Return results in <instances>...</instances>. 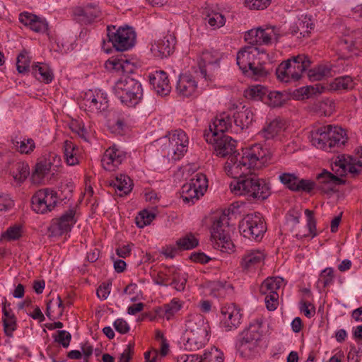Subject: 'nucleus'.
I'll use <instances>...</instances> for the list:
<instances>
[{
    "label": "nucleus",
    "instance_id": "nucleus-1",
    "mask_svg": "<svg viewBox=\"0 0 362 362\" xmlns=\"http://www.w3.org/2000/svg\"><path fill=\"white\" fill-rule=\"evenodd\" d=\"M226 173L234 180L230 189L235 195H247L258 199H266L271 194L268 182L256 177H247L252 173L241 153L230 156L224 165Z\"/></svg>",
    "mask_w": 362,
    "mask_h": 362
},
{
    "label": "nucleus",
    "instance_id": "nucleus-2",
    "mask_svg": "<svg viewBox=\"0 0 362 362\" xmlns=\"http://www.w3.org/2000/svg\"><path fill=\"white\" fill-rule=\"evenodd\" d=\"M236 60L243 73L255 80H259L269 74L265 65L271 59L264 49L255 46L245 47L238 52Z\"/></svg>",
    "mask_w": 362,
    "mask_h": 362
},
{
    "label": "nucleus",
    "instance_id": "nucleus-3",
    "mask_svg": "<svg viewBox=\"0 0 362 362\" xmlns=\"http://www.w3.org/2000/svg\"><path fill=\"white\" fill-rule=\"evenodd\" d=\"M211 336L209 323L200 314L189 315L186 320L185 329L181 337L185 349L197 351L209 342Z\"/></svg>",
    "mask_w": 362,
    "mask_h": 362
},
{
    "label": "nucleus",
    "instance_id": "nucleus-4",
    "mask_svg": "<svg viewBox=\"0 0 362 362\" xmlns=\"http://www.w3.org/2000/svg\"><path fill=\"white\" fill-rule=\"evenodd\" d=\"M308 139L313 146L325 152H334L348 141L345 129L331 124L313 128Z\"/></svg>",
    "mask_w": 362,
    "mask_h": 362
},
{
    "label": "nucleus",
    "instance_id": "nucleus-5",
    "mask_svg": "<svg viewBox=\"0 0 362 362\" xmlns=\"http://www.w3.org/2000/svg\"><path fill=\"white\" fill-rule=\"evenodd\" d=\"M155 146H160L163 156L169 160H177L187 151L189 137L182 129L171 131L168 134L154 141Z\"/></svg>",
    "mask_w": 362,
    "mask_h": 362
},
{
    "label": "nucleus",
    "instance_id": "nucleus-6",
    "mask_svg": "<svg viewBox=\"0 0 362 362\" xmlns=\"http://www.w3.org/2000/svg\"><path fill=\"white\" fill-rule=\"evenodd\" d=\"M112 90L120 102L127 107H135L143 98L141 83L129 76H122L117 79Z\"/></svg>",
    "mask_w": 362,
    "mask_h": 362
},
{
    "label": "nucleus",
    "instance_id": "nucleus-7",
    "mask_svg": "<svg viewBox=\"0 0 362 362\" xmlns=\"http://www.w3.org/2000/svg\"><path fill=\"white\" fill-rule=\"evenodd\" d=\"M310 60L305 54H298L281 62L276 69L277 78L281 82L289 83L299 80L310 65Z\"/></svg>",
    "mask_w": 362,
    "mask_h": 362
},
{
    "label": "nucleus",
    "instance_id": "nucleus-8",
    "mask_svg": "<svg viewBox=\"0 0 362 362\" xmlns=\"http://www.w3.org/2000/svg\"><path fill=\"white\" fill-rule=\"evenodd\" d=\"M79 106L89 114L99 115L109 107V100L105 91L100 88L88 89L81 93Z\"/></svg>",
    "mask_w": 362,
    "mask_h": 362
},
{
    "label": "nucleus",
    "instance_id": "nucleus-9",
    "mask_svg": "<svg viewBox=\"0 0 362 362\" xmlns=\"http://www.w3.org/2000/svg\"><path fill=\"white\" fill-rule=\"evenodd\" d=\"M204 78L197 72L181 74L175 86L177 96L181 99L198 97L202 91V81Z\"/></svg>",
    "mask_w": 362,
    "mask_h": 362
},
{
    "label": "nucleus",
    "instance_id": "nucleus-10",
    "mask_svg": "<svg viewBox=\"0 0 362 362\" xmlns=\"http://www.w3.org/2000/svg\"><path fill=\"white\" fill-rule=\"evenodd\" d=\"M107 37L113 47L120 52L132 49L136 44V34L129 26H107Z\"/></svg>",
    "mask_w": 362,
    "mask_h": 362
},
{
    "label": "nucleus",
    "instance_id": "nucleus-11",
    "mask_svg": "<svg viewBox=\"0 0 362 362\" xmlns=\"http://www.w3.org/2000/svg\"><path fill=\"white\" fill-rule=\"evenodd\" d=\"M239 230L243 237L259 242L263 238L267 230L266 223L261 214H250L240 222Z\"/></svg>",
    "mask_w": 362,
    "mask_h": 362
},
{
    "label": "nucleus",
    "instance_id": "nucleus-12",
    "mask_svg": "<svg viewBox=\"0 0 362 362\" xmlns=\"http://www.w3.org/2000/svg\"><path fill=\"white\" fill-rule=\"evenodd\" d=\"M241 153L252 171L268 165L272 158L269 148L262 144H255L242 148Z\"/></svg>",
    "mask_w": 362,
    "mask_h": 362
},
{
    "label": "nucleus",
    "instance_id": "nucleus-13",
    "mask_svg": "<svg viewBox=\"0 0 362 362\" xmlns=\"http://www.w3.org/2000/svg\"><path fill=\"white\" fill-rule=\"evenodd\" d=\"M267 257V252L264 248L254 247L246 250L240 258V268L245 274H255L262 269Z\"/></svg>",
    "mask_w": 362,
    "mask_h": 362
},
{
    "label": "nucleus",
    "instance_id": "nucleus-14",
    "mask_svg": "<svg viewBox=\"0 0 362 362\" xmlns=\"http://www.w3.org/2000/svg\"><path fill=\"white\" fill-rule=\"evenodd\" d=\"M287 128L286 120L277 117L266 122L257 135L264 140L284 142L289 136Z\"/></svg>",
    "mask_w": 362,
    "mask_h": 362
},
{
    "label": "nucleus",
    "instance_id": "nucleus-15",
    "mask_svg": "<svg viewBox=\"0 0 362 362\" xmlns=\"http://www.w3.org/2000/svg\"><path fill=\"white\" fill-rule=\"evenodd\" d=\"M57 202V193L49 188L37 190L31 198V206L37 214L52 211Z\"/></svg>",
    "mask_w": 362,
    "mask_h": 362
},
{
    "label": "nucleus",
    "instance_id": "nucleus-16",
    "mask_svg": "<svg viewBox=\"0 0 362 362\" xmlns=\"http://www.w3.org/2000/svg\"><path fill=\"white\" fill-rule=\"evenodd\" d=\"M225 228L221 219L214 221L211 228V240L214 248L223 252H231L234 245Z\"/></svg>",
    "mask_w": 362,
    "mask_h": 362
},
{
    "label": "nucleus",
    "instance_id": "nucleus-17",
    "mask_svg": "<svg viewBox=\"0 0 362 362\" xmlns=\"http://www.w3.org/2000/svg\"><path fill=\"white\" fill-rule=\"evenodd\" d=\"M138 66L139 63L136 59L123 54L112 56L105 63L107 71L117 74H132Z\"/></svg>",
    "mask_w": 362,
    "mask_h": 362
},
{
    "label": "nucleus",
    "instance_id": "nucleus-18",
    "mask_svg": "<svg viewBox=\"0 0 362 362\" xmlns=\"http://www.w3.org/2000/svg\"><path fill=\"white\" fill-rule=\"evenodd\" d=\"M280 35L279 30L276 27H267L265 29L257 28L247 31L244 38L251 45H268L276 41Z\"/></svg>",
    "mask_w": 362,
    "mask_h": 362
},
{
    "label": "nucleus",
    "instance_id": "nucleus-19",
    "mask_svg": "<svg viewBox=\"0 0 362 362\" xmlns=\"http://www.w3.org/2000/svg\"><path fill=\"white\" fill-rule=\"evenodd\" d=\"M205 140L214 146L216 155L224 157L232 153L236 147V141L224 134L216 135L215 133L205 132Z\"/></svg>",
    "mask_w": 362,
    "mask_h": 362
},
{
    "label": "nucleus",
    "instance_id": "nucleus-20",
    "mask_svg": "<svg viewBox=\"0 0 362 362\" xmlns=\"http://www.w3.org/2000/svg\"><path fill=\"white\" fill-rule=\"evenodd\" d=\"M240 310L233 303L226 304L221 308L220 325L226 330L237 328L241 322Z\"/></svg>",
    "mask_w": 362,
    "mask_h": 362
},
{
    "label": "nucleus",
    "instance_id": "nucleus-21",
    "mask_svg": "<svg viewBox=\"0 0 362 362\" xmlns=\"http://www.w3.org/2000/svg\"><path fill=\"white\" fill-rule=\"evenodd\" d=\"M315 28L311 16L301 14L297 16L288 28V33L299 38L308 37Z\"/></svg>",
    "mask_w": 362,
    "mask_h": 362
},
{
    "label": "nucleus",
    "instance_id": "nucleus-22",
    "mask_svg": "<svg viewBox=\"0 0 362 362\" xmlns=\"http://www.w3.org/2000/svg\"><path fill=\"white\" fill-rule=\"evenodd\" d=\"M126 152L116 145L105 150L102 160V165L105 170L114 171L126 159Z\"/></svg>",
    "mask_w": 362,
    "mask_h": 362
},
{
    "label": "nucleus",
    "instance_id": "nucleus-23",
    "mask_svg": "<svg viewBox=\"0 0 362 362\" xmlns=\"http://www.w3.org/2000/svg\"><path fill=\"white\" fill-rule=\"evenodd\" d=\"M149 83L160 96L168 95L171 91V86L166 72L162 70H156L148 74Z\"/></svg>",
    "mask_w": 362,
    "mask_h": 362
},
{
    "label": "nucleus",
    "instance_id": "nucleus-24",
    "mask_svg": "<svg viewBox=\"0 0 362 362\" xmlns=\"http://www.w3.org/2000/svg\"><path fill=\"white\" fill-rule=\"evenodd\" d=\"M332 170L337 177L345 175L347 173H358L360 171L356 165V159L346 154L339 155L335 158L332 163Z\"/></svg>",
    "mask_w": 362,
    "mask_h": 362
},
{
    "label": "nucleus",
    "instance_id": "nucleus-25",
    "mask_svg": "<svg viewBox=\"0 0 362 362\" xmlns=\"http://www.w3.org/2000/svg\"><path fill=\"white\" fill-rule=\"evenodd\" d=\"M175 45V37L171 35H168L163 38L156 40L151 45V51L156 57H168L173 53Z\"/></svg>",
    "mask_w": 362,
    "mask_h": 362
},
{
    "label": "nucleus",
    "instance_id": "nucleus-26",
    "mask_svg": "<svg viewBox=\"0 0 362 362\" xmlns=\"http://www.w3.org/2000/svg\"><path fill=\"white\" fill-rule=\"evenodd\" d=\"M262 336V325L258 322L250 324L248 327L241 334L240 344L242 346L248 345L250 349L257 346Z\"/></svg>",
    "mask_w": 362,
    "mask_h": 362
},
{
    "label": "nucleus",
    "instance_id": "nucleus-27",
    "mask_svg": "<svg viewBox=\"0 0 362 362\" xmlns=\"http://www.w3.org/2000/svg\"><path fill=\"white\" fill-rule=\"evenodd\" d=\"M281 183L293 191H311L314 185L308 180H299L295 175L291 173H283L279 175Z\"/></svg>",
    "mask_w": 362,
    "mask_h": 362
},
{
    "label": "nucleus",
    "instance_id": "nucleus-28",
    "mask_svg": "<svg viewBox=\"0 0 362 362\" xmlns=\"http://www.w3.org/2000/svg\"><path fill=\"white\" fill-rule=\"evenodd\" d=\"M100 14L98 6L88 4L84 7H77L73 11V19L81 24L93 22Z\"/></svg>",
    "mask_w": 362,
    "mask_h": 362
},
{
    "label": "nucleus",
    "instance_id": "nucleus-29",
    "mask_svg": "<svg viewBox=\"0 0 362 362\" xmlns=\"http://www.w3.org/2000/svg\"><path fill=\"white\" fill-rule=\"evenodd\" d=\"M220 56L218 52L214 50L205 51L202 53L199 58V66L200 69V74L203 77L206 76L208 69H214L218 66Z\"/></svg>",
    "mask_w": 362,
    "mask_h": 362
},
{
    "label": "nucleus",
    "instance_id": "nucleus-30",
    "mask_svg": "<svg viewBox=\"0 0 362 362\" xmlns=\"http://www.w3.org/2000/svg\"><path fill=\"white\" fill-rule=\"evenodd\" d=\"M235 124L240 129L247 128L254 121V113L245 105L237 106L233 115Z\"/></svg>",
    "mask_w": 362,
    "mask_h": 362
},
{
    "label": "nucleus",
    "instance_id": "nucleus-31",
    "mask_svg": "<svg viewBox=\"0 0 362 362\" xmlns=\"http://www.w3.org/2000/svg\"><path fill=\"white\" fill-rule=\"evenodd\" d=\"M231 118L226 113L217 116L209 125V130L206 132L215 133L216 135H221L228 131L231 127Z\"/></svg>",
    "mask_w": 362,
    "mask_h": 362
},
{
    "label": "nucleus",
    "instance_id": "nucleus-32",
    "mask_svg": "<svg viewBox=\"0 0 362 362\" xmlns=\"http://www.w3.org/2000/svg\"><path fill=\"white\" fill-rule=\"evenodd\" d=\"M339 181L340 180L337 175L327 171H323L317 176L319 187L325 193L334 191Z\"/></svg>",
    "mask_w": 362,
    "mask_h": 362
},
{
    "label": "nucleus",
    "instance_id": "nucleus-33",
    "mask_svg": "<svg viewBox=\"0 0 362 362\" xmlns=\"http://www.w3.org/2000/svg\"><path fill=\"white\" fill-rule=\"evenodd\" d=\"M49 231L52 236H61L68 232V211H66L59 218L52 220Z\"/></svg>",
    "mask_w": 362,
    "mask_h": 362
},
{
    "label": "nucleus",
    "instance_id": "nucleus-34",
    "mask_svg": "<svg viewBox=\"0 0 362 362\" xmlns=\"http://www.w3.org/2000/svg\"><path fill=\"white\" fill-rule=\"evenodd\" d=\"M356 85V82L351 76H343L332 81L328 88L334 91H348L352 90Z\"/></svg>",
    "mask_w": 362,
    "mask_h": 362
},
{
    "label": "nucleus",
    "instance_id": "nucleus-35",
    "mask_svg": "<svg viewBox=\"0 0 362 362\" xmlns=\"http://www.w3.org/2000/svg\"><path fill=\"white\" fill-rule=\"evenodd\" d=\"M175 271L176 267L174 266H165L160 270L153 272L151 274L153 283L159 286H168L170 284V281L172 280L173 274Z\"/></svg>",
    "mask_w": 362,
    "mask_h": 362
},
{
    "label": "nucleus",
    "instance_id": "nucleus-36",
    "mask_svg": "<svg viewBox=\"0 0 362 362\" xmlns=\"http://www.w3.org/2000/svg\"><path fill=\"white\" fill-rule=\"evenodd\" d=\"M286 285L284 279L280 276L267 278L261 284L259 291L262 294H272V292H277Z\"/></svg>",
    "mask_w": 362,
    "mask_h": 362
},
{
    "label": "nucleus",
    "instance_id": "nucleus-37",
    "mask_svg": "<svg viewBox=\"0 0 362 362\" xmlns=\"http://www.w3.org/2000/svg\"><path fill=\"white\" fill-rule=\"evenodd\" d=\"M325 89H327V88L320 84L303 86L293 90L292 97L298 100H304L309 98L317 93H322Z\"/></svg>",
    "mask_w": 362,
    "mask_h": 362
},
{
    "label": "nucleus",
    "instance_id": "nucleus-38",
    "mask_svg": "<svg viewBox=\"0 0 362 362\" xmlns=\"http://www.w3.org/2000/svg\"><path fill=\"white\" fill-rule=\"evenodd\" d=\"M69 129L85 141H89L93 136V132L85 127L81 119H74L69 121Z\"/></svg>",
    "mask_w": 362,
    "mask_h": 362
},
{
    "label": "nucleus",
    "instance_id": "nucleus-39",
    "mask_svg": "<svg viewBox=\"0 0 362 362\" xmlns=\"http://www.w3.org/2000/svg\"><path fill=\"white\" fill-rule=\"evenodd\" d=\"M183 301L178 298H173L168 303L163 305V308H158L156 311L159 313L161 310L164 313V317L170 320L182 308Z\"/></svg>",
    "mask_w": 362,
    "mask_h": 362
},
{
    "label": "nucleus",
    "instance_id": "nucleus-40",
    "mask_svg": "<svg viewBox=\"0 0 362 362\" xmlns=\"http://www.w3.org/2000/svg\"><path fill=\"white\" fill-rule=\"evenodd\" d=\"M339 49L344 58H349L354 55H358L359 53V50L350 36H344L339 40Z\"/></svg>",
    "mask_w": 362,
    "mask_h": 362
},
{
    "label": "nucleus",
    "instance_id": "nucleus-41",
    "mask_svg": "<svg viewBox=\"0 0 362 362\" xmlns=\"http://www.w3.org/2000/svg\"><path fill=\"white\" fill-rule=\"evenodd\" d=\"M289 98L288 94L286 92L273 90L267 92L264 102L270 107H277L284 105Z\"/></svg>",
    "mask_w": 362,
    "mask_h": 362
},
{
    "label": "nucleus",
    "instance_id": "nucleus-42",
    "mask_svg": "<svg viewBox=\"0 0 362 362\" xmlns=\"http://www.w3.org/2000/svg\"><path fill=\"white\" fill-rule=\"evenodd\" d=\"M32 74L39 81L45 83H50L53 79V74L47 64L37 63L32 66Z\"/></svg>",
    "mask_w": 362,
    "mask_h": 362
},
{
    "label": "nucleus",
    "instance_id": "nucleus-43",
    "mask_svg": "<svg viewBox=\"0 0 362 362\" xmlns=\"http://www.w3.org/2000/svg\"><path fill=\"white\" fill-rule=\"evenodd\" d=\"M64 305L63 301L59 296H57L56 299H51L47 303L46 315L50 319L52 320L59 317L62 315Z\"/></svg>",
    "mask_w": 362,
    "mask_h": 362
},
{
    "label": "nucleus",
    "instance_id": "nucleus-44",
    "mask_svg": "<svg viewBox=\"0 0 362 362\" xmlns=\"http://www.w3.org/2000/svg\"><path fill=\"white\" fill-rule=\"evenodd\" d=\"M114 187L119 196H123L131 192L132 182L129 177L120 175L117 177L114 182Z\"/></svg>",
    "mask_w": 362,
    "mask_h": 362
},
{
    "label": "nucleus",
    "instance_id": "nucleus-45",
    "mask_svg": "<svg viewBox=\"0 0 362 362\" xmlns=\"http://www.w3.org/2000/svg\"><path fill=\"white\" fill-rule=\"evenodd\" d=\"M267 93V88L259 84L249 86L244 91V96L250 100H264V98Z\"/></svg>",
    "mask_w": 362,
    "mask_h": 362
},
{
    "label": "nucleus",
    "instance_id": "nucleus-46",
    "mask_svg": "<svg viewBox=\"0 0 362 362\" xmlns=\"http://www.w3.org/2000/svg\"><path fill=\"white\" fill-rule=\"evenodd\" d=\"M11 174L17 182H23L30 174L28 163L23 162L16 163L13 165V169L11 171Z\"/></svg>",
    "mask_w": 362,
    "mask_h": 362
},
{
    "label": "nucleus",
    "instance_id": "nucleus-47",
    "mask_svg": "<svg viewBox=\"0 0 362 362\" xmlns=\"http://www.w3.org/2000/svg\"><path fill=\"white\" fill-rule=\"evenodd\" d=\"M52 169V168L50 165V159H47L45 156L37 163L35 169L33 173L32 177L34 180L36 179H42L47 175Z\"/></svg>",
    "mask_w": 362,
    "mask_h": 362
},
{
    "label": "nucleus",
    "instance_id": "nucleus-48",
    "mask_svg": "<svg viewBox=\"0 0 362 362\" xmlns=\"http://www.w3.org/2000/svg\"><path fill=\"white\" fill-rule=\"evenodd\" d=\"M204 195L196 188L192 187L188 183L182 187V198L185 203H194Z\"/></svg>",
    "mask_w": 362,
    "mask_h": 362
},
{
    "label": "nucleus",
    "instance_id": "nucleus-49",
    "mask_svg": "<svg viewBox=\"0 0 362 362\" xmlns=\"http://www.w3.org/2000/svg\"><path fill=\"white\" fill-rule=\"evenodd\" d=\"M201 361L202 362H223L224 354L221 349L212 346L204 351Z\"/></svg>",
    "mask_w": 362,
    "mask_h": 362
},
{
    "label": "nucleus",
    "instance_id": "nucleus-50",
    "mask_svg": "<svg viewBox=\"0 0 362 362\" xmlns=\"http://www.w3.org/2000/svg\"><path fill=\"white\" fill-rule=\"evenodd\" d=\"M187 183L204 194L208 188L206 176L202 173H197Z\"/></svg>",
    "mask_w": 362,
    "mask_h": 362
},
{
    "label": "nucleus",
    "instance_id": "nucleus-51",
    "mask_svg": "<svg viewBox=\"0 0 362 362\" xmlns=\"http://www.w3.org/2000/svg\"><path fill=\"white\" fill-rule=\"evenodd\" d=\"M12 144L21 153L28 154L33 151L35 144L32 139H23L22 141L12 140Z\"/></svg>",
    "mask_w": 362,
    "mask_h": 362
},
{
    "label": "nucleus",
    "instance_id": "nucleus-52",
    "mask_svg": "<svg viewBox=\"0 0 362 362\" xmlns=\"http://www.w3.org/2000/svg\"><path fill=\"white\" fill-rule=\"evenodd\" d=\"M156 214L153 211L146 209L142 210L136 216V225L139 228H143L145 226L151 224V223L154 220Z\"/></svg>",
    "mask_w": 362,
    "mask_h": 362
},
{
    "label": "nucleus",
    "instance_id": "nucleus-53",
    "mask_svg": "<svg viewBox=\"0 0 362 362\" xmlns=\"http://www.w3.org/2000/svg\"><path fill=\"white\" fill-rule=\"evenodd\" d=\"M30 58L28 52L23 49L17 57L16 69L20 74H25L29 71Z\"/></svg>",
    "mask_w": 362,
    "mask_h": 362
},
{
    "label": "nucleus",
    "instance_id": "nucleus-54",
    "mask_svg": "<svg viewBox=\"0 0 362 362\" xmlns=\"http://www.w3.org/2000/svg\"><path fill=\"white\" fill-rule=\"evenodd\" d=\"M187 278V274L176 267V271L173 274L171 284L177 291H182L186 286Z\"/></svg>",
    "mask_w": 362,
    "mask_h": 362
},
{
    "label": "nucleus",
    "instance_id": "nucleus-55",
    "mask_svg": "<svg viewBox=\"0 0 362 362\" xmlns=\"http://www.w3.org/2000/svg\"><path fill=\"white\" fill-rule=\"evenodd\" d=\"M198 243L197 238L192 234L186 235L177 240V245L180 250H192L197 246Z\"/></svg>",
    "mask_w": 362,
    "mask_h": 362
},
{
    "label": "nucleus",
    "instance_id": "nucleus-56",
    "mask_svg": "<svg viewBox=\"0 0 362 362\" xmlns=\"http://www.w3.org/2000/svg\"><path fill=\"white\" fill-rule=\"evenodd\" d=\"M335 110V103L333 100L325 99L317 104V112L325 117L330 116Z\"/></svg>",
    "mask_w": 362,
    "mask_h": 362
},
{
    "label": "nucleus",
    "instance_id": "nucleus-57",
    "mask_svg": "<svg viewBox=\"0 0 362 362\" xmlns=\"http://www.w3.org/2000/svg\"><path fill=\"white\" fill-rule=\"evenodd\" d=\"M331 70L325 66H319L310 69L308 77L310 81H320L330 74Z\"/></svg>",
    "mask_w": 362,
    "mask_h": 362
},
{
    "label": "nucleus",
    "instance_id": "nucleus-58",
    "mask_svg": "<svg viewBox=\"0 0 362 362\" xmlns=\"http://www.w3.org/2000/svg\"><path fill=\"white\" fill-rule=\"evenodd\" d=\"M209 25L214 28H219L226 23L225 16L220 12L212 11L207 16Z\"/></svg>",
    "mask_w": 362,
    "mask_h": 362
},
{
    "label": "nucleus",
    "instance_id": "nucleus-59",
    "mask_svg": "<svg viewBox=\"0 0 362 362\" xmlns=\"http://www.w3.org/2000/svg\"><path fill=\"white\" fill-rule=\"evenodd\" d=\"M334 279V269L332 267H327L321 272L319 281L324 288L332 285Z\"/></svg>",
    "mask_w": 362,
    "mask_h": 362
},
{
    "label": "nucleus",
    "instance_id": "nucleus-60",
    "mask_svg": "<svg viewBox=\"0 0 362 362\" xmlns=\"http://www.w3.org/2000/svg\"><path fill=\"white\" fill-rule=\"evenodd\" d=\"M265 296L264 301L267 308L270 311L275 310L279 306V293L272 292V294H263Z\"/></svg>",
    "mask_w": 362,
    "mask_h": 362
},
{
    "label": "nucleus",
    "instance_id": "nucleus-61",
    "mask_svg": "<svg viewBox=\"0 0 362 362\" xmlns=\"http://www.w3.org/2000/svg\"><path fill=\"white\" fill-rule=\"evenodd\" d=\"M272 0H245V4L250 9L263 10L267 8Z\"/></svg>",
    "mask_w": 362,
    "mask_h": 362
},
{
    "label": "nucleus",
    "instance_id": "nucleus-62",
    "mask_svg": "<svg viewBox=\"0 0 362 362\" xmlns=\"http://www.w3.org/2000/svg\"><path fill=\"white\" fill-rule=\"evenodd\" d=\"M305 214L307 217V224L306 226L309 230V235L314 238L317 235V229H316V221L313 215V212L309 209H306L305 211Z\"/></svg>",
    "mask_w": 362,
    "mask_h": 362
},
{
    "label": "nucleus",
    "instance_id": "nucleus-63",
    "mask_svg": "<svg viewBox=\"0 0 362 362\" xmlns=\"http://www.w3.org/2000/svg\"><path fill=\"white\" fill-rule=\"evenodd\" d=\"M32 30L36 33H45L48 29V24L45 19L37 16L36 19L29 27Z\"/></svg>",
    "mask_w": 362,
    "mask_h": 362
},
{
    "label": "nucleus",
    "instance_id": "nucleus-64",
    "mask_svg": "<svg viewBox=\"0 0 362 362\" xmlns=\"http://www.w3.org/2000/svg\"><path fill=\"white\" fill-rule=\"evenodd\" d=\"M115 329L121 334H125L130 330V326L123 318H117L113 322Z\"/></svg>",
    "mask_w": 362,
    "mask_h": 362
}]
</instances>
